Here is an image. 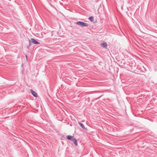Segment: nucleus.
<instances>
[{"label": "nucleus", "instance_id": "obj_1", "mask_svg": "<svg viewBox=\"0 0 157 157\" xmlns=\"http://www.w3.org/2000/svg\"><path fill=\"white\" fill-rule=\"evenodd\" d=\"M76 24L82 27H88L89 25L88 24L82 21H78L76 22Z\"/></svg>", "mask_w": 157, "mask_h": 157}, {"label": "nucleus", "instance_id": "obj_2", "mask_svg": "<svg viewBox=\"0 0 157 157\" xmlns=\"http://www.w3.org/2000/svg\"><path fill=\"white\" fill-rule=\"evenodd\" d=\"M30 40L31 41L32 43L33 44H40V43L39 42H38L35 39L33 38H31Z\"/></svg>", "mask_w": 157, "mask_h": 157}, {"label": "nucleus", "instance_id": "obj_3", "mask_svg": "<svg viewBox=\"0 0 157 157\" xmlns=\"http://www.w3.org/2000/svg\"><path fill=\"white\" fill-rule=\"evenodd\" d=\"M101 45L102 47L105 49L107 48V44L106 42H104L103 43H101Z\"/></svg>", "mask_w": 157, "mask_h": 157}, {"label": "nucleus", "instance_id": "obj_4", "mask_svg": "<svg viewBox=\"0 0 157 157\" xmlns=\"http://www.w3.org/2000/svg\"><path fill=\"white\" fill-rule=\"evenodd\" d=\"M30 92L32 93V94L34 97H37V94L32 89L30 90Z\"/></svg>", "mask_w": 157, "mask_h": 157}, {"label": "nucleus", "instance_id": "obj_5", "mask_svg": "<svg viewBox=\"0 0 157 157\" xmlns=\"http://www.w3.org/2000/svg\"><path fill=\"white\" fill-rule=\"evenodd\" d=\"M67 140H72V139L74 137L73 136H71L68 135L67 136Z\"/></svg>", "mask_w": 157, "mask_h": 157}, {"label": "nucleus", "instance_id": "obj_6", "mask_svg": "<svg viewBox=\"0 0 157 157\" xmlns=\"http://www.w3.org/2000/svg\"><path fill=\"white\" fill-rule=\"evenodd\" d=\"M78 123L82 128L85 130L86 129V128L85 126L83 124L80 122H79Z\"/></svg>", "mask_w": 157, "mask_h": 157}, {"label": "nucleus", "instance_id": "obj_7", "mask_svg": "<svg viewBox=\"0 0 157 157\" xmlns=\"http://www.w3.org/2000/svg\"><path fill=\"white\" fill-rule=\"evenodd\" d=\"M73 140H74L73 142V143L76 146H77L78 145V144L77 142V140L75 138V139Z\"/></svg>", "mask_w": 157, "mask_h": 157}, {"label": "nucleus", "instance_id": "obj_8", "mask_svg": "<svg viewBox=\"0 0 157 157\" xmlns=\"http://www.w3.org/2000/svg\"><path fill=\"white\" fill-rule=\"evenodd\" d=\"M29 45L27 46V48L28 49H29V48L31 47V43H32L31 41L29 39Z\"/></svg>", "mask_w": 157, "mask_h": 157}, {"label": "nucleus", "instance_id": "obj_9", "mask_svg": "<svg viewBox=\"0 0 157 157\" xmlns=\"http://www.w3.org/2000/svg\"><path fill=\"white\" fill-rule=\"evenodd\" d=\"M89 19L91 22H93L94 21V17L93 16L90 17L89 18Z\"/></svg>", "mask_w": 157, "mask_h": 157}, {"label": "nucleus", "instance_id": "obj_10", "mask_svg": "<svg viewBox=\"0 0 157 157\" xmlns=\"http://www.w3.org/2000/svg\"><path fill=\"white\" fill-rule=\"evenodd\" d=\"M75 138L74 137L73 139H72V140H71V141H72L73 142V141L74 140H73V139H75Z\"/></svg>", "mask_w": 157, "mask_h": 157}, {"label": "nucleus", "instance_id": "obj_11", "mask_svg": "<svg viewBox=\"0 0 157 157\" xmlns=\"http://www.w3.org/2000/svg\"><path fill=\"white\" fill-rule=\"evenodd\" d=\"M88 98L89 99V100H88V101H90V98Z\"/></svg>", "mask_w": 157, "mask_h": 157}, {"label": "nucleus", "instance_id": "obj_12", "mask_svg": "<svg viewBox=\"0 0 157 157\" xmlns=\"http://www.w3.org/2000/svg\"><path fill=\"white\" fill-rule=\"evenodd\" d=\"M26 58H27V55H26Z\"/></svg>", "mask_w": 157, "mask_h": 157}, {"label": "nucleus", "instance_id": "obj_13", "mask_svg": "<svg viewBox=\"0 0 157 157\" xmlns=\"http://www.w3.org/2000/svg\"><path fill=\"white\" fill-rule=\"evenodd\" d=\"M101 97V96L99 97V98H100ZM98 98H97V99H98Z\"/></svg>", "mask_w": 157, "mask_h": 157}]
</instances>
